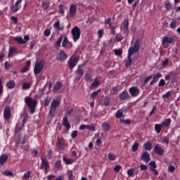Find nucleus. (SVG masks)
Returning a JSON list of instances; mask_svg holds the SVG:
<instances>
[{
	"label": "nucleus",
	"mask_w": 180,
	"mask_h": 180,
	"mask_svg": "<svg viewBox=\"0 0 180 180\" xmlns=\"http://www.w3.org/2000/svg\"><path fill=\"white\" fill-rule=\"evenodd\" d=\"M141 39H136L134 43V46H131L128 51L127 60L125 63V66L127 68L131 67L132 65L131 56L134 53H137L140 49Z\"/></svg>",
	"instance_id": "obj_1"
},
{
	"label": "nucleus",
	"mask_w": 180,
	"mask_h": 180,
	"mask_svg": "<svg viewBox=\"0 0 180 180\" xmlns=\"http://www.w3.org/2000/svg\"><path fill=\"white\" fill-rule=\"evenodd\" d=\"M25 102L30 108L31 114H34V111H36V105H37V101H36V100H34V98L27 96L25 98Z\"/></svg>",
	"instance_id": "obj_2"
},
{
	"label": "nucleus",
	"mask_w": 180,
	"mask_h": 180,
	"mask_svg": "<svg viewBox=\"0 0 180 180\" xmlns=\"http://www.w3.org/2000/svg\"><path fill=\"white\" fill-rule=\"evenodd\" d=\"M44 60H37L35 62V65L34 67V75H39L43 68H44Z\"/></svg>",
	"instance_id": "obj_3"
},
{
	"label": "nucleus",
	"mask_w": 180,
	"mask_h": 180,
	"mask_svg": "<svg viewBox=\"0 0 180 180\" xmlns=\"http://www.w3.org/2000/svg\"><path fill=\"white\" fill-rule=\"evenodd\" d=\"M60 105V102L58 100H53L51 103L50 110L49 112V115L51 117H53L56 115V110Z\"/></svg>",
	"instance_id": "obj_4"
},
{
	"label": "nucleus",
	"mask_w": 180,
	"mask_h": 180,
	"mask_svg": "<svg viewBox=\"0 0 180 180\" xmlns=\"http://www.w3.org/2000/svg\"><path fill=\"white\" fill-rule=\"evenodd\" d=\"M71 34L72 37L73 41L76 43L80 38L81 31L77 26L74 27L71 30Z\"/></svg>",
	"instance_id": "obj_5"
},
{
	"label": "nucleus",
	"mask_w": 180,
	"mask_h": 180,
	"mask_svg": "<svg viewBox=\"0 0 180 180\" xmlns=\"http://www.w3.org/2000/svg\"><path fill=\"white\" fill-rule=\"evenodd\" d=\"M174 42V39L173 37H170L166 36L163 38L162 41V44L164 49H167L169 45L172 44Z\"/></svg>",
	"instance_id": "obj_6"
},
{
	"label": "nucleus",
	"mask_w": 180,
	"mask_h": 180,
	"mask_svg": "<svg viewBox=\"0 0 180 180\" xmlns=\"http://www.w3.org/2000/svg\"><path fill=\"white\" fill-rule=\"evenodd\" d=\"M79 60V56L75 57V58L71 57L69 59V60L68 61V64L70 67V70L73 69L77 65Z\"/></svg>",
	"instance_id": "obj_7"
},
{
	"label": "nucleus",
	"mask_w": 180,
	"mask_h": 180,
	"mask_svg": "<svg viewBox=\"0 0 180 180\" xmlns=\"http://www.w3.org/2000/svg\"><path fill=\"white\" fill-rule=\"evenodd\" d=\"M56 146H57L58 150L60 152L63 150L65 148L64 139L62 138H58L57 141H56Z\"/></svg>",
	"instance_id": "obj_8"
},
{
	"label": "nucleus",
	"mask_w": 180,
	"mask_h": 180,
	"mask_svg": "<svg viewBox=\"0 0 180 180\" xmlns=\"http://www.w3.org/2000/svg\"><path fill=\"white\" fill-rule=\"evenodd\" d=\"M154 152L160 156H162L165 153V150L162 147H161L159 144H156L155 148H153Z\"/></svg>",
	"instance_id": "obj_9"
},
{
	"label": "nucleus",
	"mask_w": 180,
	"mask_h": 180,
	"mask_svg": "<svg viewBox=\"0 0 180 180\" xmlns=\"http://www.w3.org/2000/svg\"><path fill=\"white\" fill-rule=\"evenodd\" d=\"M77 7L76 6V4H71L70 9H69V16L70 18H74V16H75L76 13H77Z\"/></svg>",
	"instance_id": "obj_10"
},
{
	"label": "nucleus",
	"mask_w": 180,
	"mask_h": 180,
	"mask_svg": "<svg viewBox=\"0 0 180 180\" xmlns=\"http://www.w3.org/2000/svg\"><path fill=\"white\" fill-rule=\"evenodd\" d=\"M119 98L120 101H129L131 99V97L127 91H123L121 94H120Z\"/></svg>",
	"instance_id": "obj_11"
},
{
	"label": "nucleus",
	"mask_w": 180,
	"mask_h": 180,
	"mask_svg": "<svg viewBox=\"0 0 180 180\" xmlns=\"http://www.w3.org/2000/svg\"><path fill=\"white\" fill-rule=\"evenodd\" d=\"M4 117L5 120H9V119H11V107H5L4 112Z\"/></svg>",
	"instance_id": "obj_12"
},
{
	"label": "nucleus",
	"mask_w": 180,
	"mask_h": 180,
	"mask_svg": "<svg viewBox=\"0 0 180 180\" xmlns=\"http://www.w3.org/2000/svg\"><path fill=\"white\" fill-rule=\"evenodd\" d=\"M129 91L132 97H136L139 94V88L136 86H132L129 88Z\"/></svg>",
	"instance_id": "obj_13"
},
{
	"label": "nucleus",
	"mask_w": 180,
	"mask_h": 180,
	"mask_svg": "<svg viewBox=\"0 0 180 180\" xmlns=\"http://www.w3.org/2000/svg\"><path fill=\"white\" fill-rule=\"evenodd\" d=\"M141 159L142 161H144L146 163L149 162L150 160V154L148 151H144L142 155L141 156Z\"/></svg>",
	"instance_id": "obj_14"
},
{
	"label": "nucleus",
	"mask_w": 180,
	"mask_h": 180,
	"mask_svg": "<svg viewBox=\"0 0 180 180\" xmlns=\"http://www.w3.org/2000/svg\"><path fill=\"white\" fill-rule=\"evenodd\" d=\"M49 167V162H47L46 158H41V169H44L45 171H47V168Z\"/></svg>",
	"instance_id": "obj_15"
},
{
	"label": "nucleus",
	"mask_w": 180,
	"mask_h": 180,
	"mask_svg": "<svg viewBox=\"0 0 180 180\" xmlns=\"http://www.w3.org/2000/svg\"><path fill=\"white\" fill-rule=\"evenodd\" d=\"M22 4V0H18L15 5L11 8L13 13L18 12L19 11V8H20V5Z\"/></svg>",
	"instance_id": "obj_16"
},
{
	"label": "nucleus",
	"mask_w": 180,
	"mask_h": 180,
	"mask_svg": "<svg viewBox=\"0 0 180 180\" xmlns=\"http://www.w3.org/2000/svg\"><path fill=\"white\" fill-rule=\"evenodd\" d=\"M67 58H68V56L65 54V53L64 51H61L57 56V60L59 61H63V60H65L67 59Z\"/></svg>",
	"instance_id": "obj_17"
},
{
	"label": "nucleus",
	"mask_w": 180,
	"mask_h": 180,
	"mask_svg": "<svg viewBox=\"0 0 180 180\" xmlns=\"http://www.w3.org/2000/svg\"><path fill=\"white\" fill-rule=\"evenodd\" d=\"M124 34L128 35L129 34V20L125 19L124 20V26H123Z\"/></svg>",
	"instance_id": "obj_18"
},
{
	"label": "nucleus",
	"mask_w": 180,
	"mask_h": 180,
	"mask_svg": "<svg viewBox=\"0 0 180 180\" xmlns=\"http://www.w3.org/2000/svg\"><path fill=\"white\" fill-rule=\"evenodd\" d=\"M62 124L66 128L67 131H68L70 129V124L69 123L67 117H63Z\"/></svg>",
	"instance_id": "obj_19"
},
{
	"label": "nucleus",
	"mask_w": 180,
	"mask_h": 180,
	"mask_svg": "<svg viewBox=\"0 0 180 180\" xmlns=\"http://www.w3.org/2000/svg\"><path fill=\"white\" fill-rule=\"evenodd\" d=\"M8 155L4 153L0 156V165H4V162H6L8 160Z\"/></svg>",
	"instance_id": "obj_20"
},
{
	"label": "nucleus",
	"mask_w": 180,
	"mask_h": 180,
	"mask_svg": "<svg viewBox=\"0 0 180 180\" xmlns=\"http://www.w3.org/2000/svg\"><path fill=\"white\" fill-rule=\"evenodd\" d=\"M62 86H63L62 82H57L53 88V93H56L58 91H59V89L62 87Z\"/></svg>",
	"instance_id": "obj_21"
},
{
	"label": "nucleus",
	"mask_w": 180,
	"mask_h": 180,
	"mask_svg": "<svg viewBox=\"0 0 180 180\" xmlns=\"http://www.w3.org/2000/svg\"><path fill=\"white\" fill-rule=\"evenodd\" d=\"M33 82L32 81L25 82L23 83V89L24 90H29L32 87Z\"/></svg>",
	"instance_id": "obj_22"
},
{
	"label": "nucleus",
	"mask_w": 180,
	"mask_h": 180,
	"mask_svg": "<svg viewBox=\"0 0 180 180\" xmlns=\"http://www.w3.org/2000/svg\"><path fill=\"white\" fill-rule=\"evenodd\" d=\"M98 85H99V82H98V78L96 77L95 79L94 82L91 84L90 89L91 90H94L98 86Z\"/></svg>",
	"instance_id": "obj_23"
},
{
	"label": "nucleus",
	"mask_w": 180,
	"mask_h": 180,
	"mask_svg": "<svg viewBox=\"0 0 180 180\" xmlns=\"http://www.w3.org/2000/svg\"><path fill=\"white\" fill-rule=\"evenodd\" d=\"M32 172L30 171H27L23 176V180H32Z\"/></svg>",
	"instance_id": "obj_24"
},
{
	"label": "nucleus",
	"mask_w": 180,
	"mask_h": 180,
	"mask_svg": "<svg viewBox=\"0 0 180 180\" xmlns=\"http://www.w3.org/2000/svg\"><path fill=\"white\" fill-rule=\"evenodd\" d=\"M162 124H155V131H156V133L158 134H159L161 131V130L162 129Z\"/></svg>",
	"instance_id": "obj_25"
},
{
	"label": "nucleus",
	"mask_w": 180,
	"mask_h": 180,
	"mask_svg": "<svg viewBox=\"0 0 180 180\" xmlns=\"http://www.w3.org/2000/svg\"><path fill=\"white\" fill-rule=\"evenodd\" d=\"M100 93H101V89H98L97 91H94V92L91 94L90 98H91L92 100H95V99L97 98V96L99 95Z\"/></svg>",
	"instance_id": "obj_26"
},
{
	"label": "nucleus",
	"mask_w": 180,
	"mask_h": 180,
	"mask_svg": "<svg viewBox=\"0 0 180 180\" xmlns=\"http://www.w3.org/2000/svg\"><path fill=\"white\" fill-rule=\"evenodd\" d=\"M143 148L146 150L150 151L152 149V143L150 141H148L144 143Z\"/></svg>",
	"instance_id": "obj_27"
},
{
	"label": "nucleus",
	"mask_w": 180,
	"mask_h": 180,
	"mask_svg": "<svg viewBox=\"0 0 180 180\" xmlns=\"http://www.w3.org/2000/svg\"><path fill=\"white\" fill-rule=\"evenodd\" d=\"M102 128H103V130L104 131H108L110 130V124H109L108 122H105L103 123Z\"/></svg>",
	"instance_id": "obj_28"
},
{
	"label": "nucleus",
	"mask_w": 180,
	"mask_h": 180,
	"mask_svg": "<svg viewBox=\"0 0 180 180\" xmlns=\"http://www.w3.org/2000/svg\"><path fill=\"white\" fill-rule=\"evenodd\" d=\"M76 75H78L79 77H82L83 76V70H82V65H79L78 66V68L76 71Z\"/></svg>",
	"instance_id": "obj_29"
},
{
	"label": "nucleus",
	"mask_w": 180,
	"mask_h": 180,
	"mask_svg": "<svg viewBox=\"0 0 180 180\" xmlns=\"http://www.w3.org/2000/svg\"><path fill=\"white\" fill-rule=\"evenodd\" d=\"M53 27H55V29H58V31H62L63 29V26H60L59 20H57L56 22H55V23L53 25Z\"/></svg>",
	"instance_id": "obj_30"
},
{
	"label": "nucleus",
	"mask_w": 180,
	"mask_h": 180,
	"mask_svg": "<svg viewBox=\"0 0 180 180\" xmlns=\"http://www.w3.org/2000/svg\"><path fill=\"white\" fill-rule=\"evenodd\" d=\"M6 86L8 89H13V88H15V82L13 80L8 81L6 84Z\"/></svg>",
	"instance_id": "obj_31"
},
{
	"label": "nucleus",
	"mask_w": 180,
	"mask_h": 180,
	"mask_svg": "<svg viewBox=\"0 0 180 180\" xmlns=\"http://www.w3.org/2000/svg\"><path fill=\"white\" fill-rule=\"evenodd\" d=\"M171 119L170 118H167L165 121H163L161 124L162 127H167L169 126V124H171Z\"/></svg>",
	"instance_id": "obj_32"
},
{
	"label": "nucleus",
	"mask_w": 180,
	"mask_h": 180,
	"mask_svg": "<svg viewBox=\"0 0 180 180\" xmlns=\"http://www.w3.org/2000/svg\"><path fill=\"white\" fill-rule=\"evenodd\" d=\"M13 40L16 41V43H18V44H23V39L22 37H14Z\"/></svg>",
	"instance_id": "obj_33"
},
{
	"label": "nucleus",
	"mask_w": 180,
	"mask_h": 180,
	"mask_svg": "<svg viewBox=\"0 0 180 180\" xmlns=\"http://www.w3.org/2000/svg\"><path fill=\"white\" fill-rule=\"evenodd\" d=\"M115 117L117 119L122 118L123 117V110L122 109H120L119 110H117L116 114H115Z\"/></svg>",
	"instance_id": "obj_34"
},
{
	"label": "nucleus",
	"mask_w": 180,
	"mask_h": 180,
	"mask_svg": "<svg viewBox=\"0 0 180 180\" xmlns=\"http://www.w3.org/2000/svg\"><path fill=\"white\" fill-rule=\"evenodd\" d=\"M67 175H68V180H74L75 179V176H74L72 170H68L67 172Z\"/></svg>",
	"instance_id": "obj_35"
},
{
	"label": "nucleus",
	"mask_w": 180,
	"mask_h": 180,
	"mask_svg": "<svg viewBox=\"0 0 180 180\" xmlns=\"http://www.w3.org/2000/svg\"><path fill=\"white\" fill-rule=\"evenodd\" d=\"M32 65V61H31L30 60H29L27 62L24 68H23V72H26L29 71V68H30V65Z\"/></svg>",
	"instance_id": "obj_36"
},
{
	"label": "nucleus",
	"mask_w": 180,
	"mask_h": 180,
	"mask_svg": "<svg viewBox=\"0 0 180 180\" xmlns=\"http://www.w3.org/2000/svg\"><path fill=\"white\" fill-rule=\"evenodd\" d=\"M17 51H18V49H16L15 47H10L8 56H13V54H15V53H17Z\"/></svg>",
	"instance_id": "obj_37"
},
{
	"label": "nucleus",
	"mask_w": 180,
	"mask_h": 180,
	"mask_svg": "<svg viewBox=\"0 0 180 180\" xmlns=\"http://www.w3.org/2000/svg\"><path fill=\"white\" fill-rule=\"evenodd\" d=\"M63 162H65L66 165H72L73 163V160L70 158H66L65 156L63 158Z\"/></svg>",
	"instance_id": "obj_38"
},
{
	"label": "nucleus",
	"mask_w": 180,
	"mask_h": 180,
	"mask_svg": "<svg viewBox=\"0 0 180 180\" xmlns=\"http://www.w3.org/2000/svg\"><path fill=\"white\" fill-rule=\"evenodd\" d=\"M68 42H69V41H68V39L67 36H65V37H64V39H63V42H62V47H63V48H65V47L67 46Z\"/></svg>",
	"instance_id": "obj_39"
},
{
	"label": "nucleus",
	"mask_w": 180,
	"mask_h": 180,
	"mask_svg": "<svg viewBox=\"0 0 180 180\" xmlns=\"http://www.w3.org/2000/svg\"><path fill=\"white\" fill-rule=\"evenodd\" d=\"M162 77V75H161V73H158L157 75H155L154 77H153V81L154 82H155L156 83L158 82V80L160 79Z\"/></svg>",
	"instance_id": "obj_40"
},
{
	"label": "nucleus",
	"mask_w": 180,
	"mask_h": 180,
	"mask_svg": "<svg viewBox=\"0 0 180 180\" xmlns=\"http://www.w3.org/2000/svg\"><path fill=\"white\" fill-rule=\"evenodd\" d=\"M120 122H121L122 124H126V125H130L131 123V121L130 120H129V119H127V120L121 119V120H120Z\"/></svg>",
	"instance_id": "obj_41"
},
{
	"label": "nucleus",
	"mask_w": 180,
	"mask_h": 180,
	"mask_svg": "<svg viewBox=\"0 0 180 180\" xmlns=\"http://www.w3.org/2000/svg\"><path fill=\"white\" fill-rule=\"evenodd\" d=\"M165 8L167 11H171L172 9V4L169 0L166 1L165 2Z\"/></svg>",
	"instance_id": "obj_42"
},
{
	"label": "nucleus",
	"mask_w": 180,
	"mask_h": 180,
	"mask_svg": "<svg viewBox=\"0 0 180 180\" xmlns=\"http://www.w3.org/2000/svg\"><path fill=\"white\" fill-rule=\"evenodd\" d=\"M149 165L150 166V170H153L157 168V165L155 164V162L153 160L149 162Z\"/></svg>",
	"instance_id": "obj_43"
},
{
	"label": "nucleus",
	"mask_w": 180,
	"mask_h": 180,
	"mask_svg": "<svg viewBox=\"0 0 180 180\" xmlns=\"http://www.w3.org/2000/svg\"><path fill=\"white\" fill-rule=\"evenodd\" d=\"M139 148V143L138 142H134V143L133 144V146L131 148V150L133 152H136Z\"/></svg>",
	"instance_id": "obj_44"
},
{
	"label": "nucleus",
	"mask_w": 180,
	"mask_h": 180,
	"mask_svg": "<svg viewBox=\"0 0 180 180\" xmlns=\"http://www.w3.org/2000/svg\"><path fill=\"white\" fill-rule=\"evenodd\" d=\"M22 126L19 123H18L15 126V133H19L20 131H22Z\"/></svg>",
	"instance_id": "obj_45"
},
{
	"label": "nucleus",
	"mask_w": 180,
	"mask_h": 180,
	"mask_svg": "<svg viewBox=\"0 0 180 180\" xmlns=\"http://www.w3.org/2000/svg\"><path fill=\"white\" fill-rule=\"evenodd\" d=\"M66 114L68 115H72L73 114V109L72 108V107H68L66 110Z\"/></svg>",
	"instance_id": "obj_46"
},
{
	"label": "nucleus",
	"mask_w": 180,
	"mask_h": 180,
	"mask_svg": "<svg viewBox=\"0 0 180 180\" xmlns=\"http://www.w3.org/2000/svg\"><path fill=\"white\" fill-rule=\"evenodd\" d=\"M116 158V155L113 153H108V159L110 160V161H114Z\"/></svg>",
	"instance_id": "obj_47"
},
{
	"label": "nucleus",
	"mask_w": 180,
	"mask_h": 180,
	"mask_svg": "<svg viewBox=\"0 0 180 180\" xmlns=\"http://www.w3.org/2000/svg\"><path fill=\"white\" fill-rule=\"evenodd\" d=\"M86 129H88L91 131H95L96 128L94 125L86 124Z\"/></svg>",
	"instance_id": "obj_48"
},
{
	"label": "nucleus",
	"mask_w": 180,
	"mask_h": 180,
	"mask_svg": "<svg viewBox=\"0 0 180 180\" xmlns=\"http://www.w3.org/2000/svg\"><path fill=\"white\" fill-rule=\"evenodd\" d=\"M109 103H110V98L109 97H105L104 98L103 105L105 107H108L109 105Z\"/></svg>",
	"instance_id": "obj_49"
},
{
	"label": "nucleus",
	"mask_w": 180,
	"mask_h": 180,
	"mask_svg": "<svg viewBox=\"0 0 180 180\" xmlns=\"http://www.w3.org/2000/svg\"><path fill=\"white\" fill-rule=\"evenodd\" d=\"M63 40V36L60 35V37L58 39V41L56 42V46L58 47H60V44Z\"/></svg>",
	"instance_id": "obj_50"
},
{
	"label": "nucleus",
	"mask_w": 180,
	"mask_h": 180,
	"mask_svg": "<svg viewBox=\"0 0 180 180\" xmlns=\"http://www.w3.org/2000/svg\"><path fill=\"white\" fill-rule=\"evenodd\" d=\"M118 92V89L117 87H112L110 91L111 95H116Z\"/></svg>",
	"instance_id": "obj_51"
},
{
	"label": "nucleus",
	"mask_w": 180,
	"mask_h": 180,
	"mask_svg": "<svg viewBox=\"0 0 180 180\" xmlns=\"http://www.w3.org/2000/svg\"><path fill=\"white\" fill-rule=\"evenodd\" d=\"M162 143L169 145V139L167 136H164L162 141Z\"/></svg>",
	"instance_id": "obj_52"
},
{
	"label": "nucleus",
	"mask_w": 180,
	"mask_h": 180,
	"mask_svg": "<svg viewBox=\"0 0 180 180\" xmlns=\"http://www.w3.org/2000/svg\"><path fill=\"white\" fill-rule=\"evenodd\" d=\"M114 53L117 56H122V52L121 49H115Z\"/></svg>",
	"instance_id": "obj_53"
},
{
	"label": "nucleus",
	"mask_w": 180,
	"mask_h": 180,
	"mask_svg": "<svg viewBox=\"0 0 180 180\" xmlns=\"http://www.w3.org/2000/svg\"><path fill=\"white\" fill-rule=\"evenodd\" d=\"M16 146H17V148H21L22 150L23 147V141H20L16 142Z\"/></svg>",
	"instance_id": "obj_54"
},
{
	"label": "nucleus",
	"mask_w": 180,
	"mask_h": 180,
	"mask_svg": "<svg viewBox=\"0 0 180 180\" xmlns=\"http://www.w3.org/2000/svg\"><path fill=\"white\" fill-rule=\"evenodd\" d=\"M170 96H171V91H168L166 94L162 95V98L167 99L169 98Z\"/></svg>",
	"instance_id": "obj_55"
},
{
	"label": "nucleus",
	"mask_w": 180,
	"mask_h": 180,
	"mask_svg": "<svg viewBox=\"0 0 180 180\" xmlns=\"http://www.w3.org/2000/svg\"><path fill=\"white\" fill-rule=\"evenodd\" d=\"M85 79L86 82H91L92 81V78L90 76V74H89V73L85 74Z\"/></svg>",
	"instance_id": "obj_56"
},
{
	"label": "nucleus",
	"mask_w": 180,
	"mask_h": 180,
	"mask_svg": "<svg viewBox=\"0 0 180 180\" xmlns=\"http://www.w3.org/2000/svg\"><path fill=\"white\" fill-rule=\"evenodd\" d=\"M60 167H61V161L60 160H58L55 162V167L57 169H60Z\"/></svg>",
	"instance_id": "obj_57"
},
{
	"label": "nucleus",
	"mask_w": 180,
	"mask_h": 180,
	"mask_svg": "<svg viewBox=\"0 0 180 180\" xmlns=\"http://www.w3.org/2000/svg\"><path fill=\"white\" fill-rule=\"evenodd\" d=\"M50 101H51V99L49 97H46L45 98V101H44V106L45 107H48L49 105L50 104Z\"/></svg>",
	"instance_id": "obj_58"
},
{
	"label": "nucleus",
	"mask_w": 180,
	"mask_h": 180,
	"mask_svg": "<svg viewBox=\"0 0 180 180\" xmlns=\"http://www.w3.org/2000/svg\"><path fill=\"white\" fill-rule=\"evenodd\" d=\"M51 34V32L49 29H46L44 30V35L45 37H50Z\"/></svg>",
	"instance_id": "obj_59"
},
{
	"label": "nucleus",
	"mask_w": 180,
	"mask_h": 180,
	"mask_svg": "<svg viewBox=\"0 0 180 180\" xmlns=\"http://www.w3.org/2000/svg\"><path fill=\"white\" fill-rule=\"evenodd\" d=\"M168 170L169 172L174 173V172L175 171V167L172 165H169L168 167Z\"/></svg>",
	"instance_id": "obj_60"
},
{
	"label": "nucleus",
	"mask_w": 180,
	"mask_h": 180,
	"mask_svg": "<svg viewBox=\"0 0 180 180\" xmlns=\"http://www.w3.org/2000/svg\"><path fill=\"white\" fill-rule=\"evenodd\" d=\"M134 173V169H129L127 170V174L129 177L132 176Z\"/></svg>",
	"instance_id": "obj_61"
},
{
	"label": "nucleus",
	"mask_w": 180,
	"mask_h": 180,
	"mask_svg": "<svg viewBox=\"0 0 180 180\" xmlns=\"http://www.w3.org/2000/svg\"><path fill=\"white\" fill-rule=\"evenodd\" d=\"M59 13H61V15H64L65 11L63 10V5L60 4L59 6Z\"/></svg>",
	"instance_id": "obj_62"
},
{
	"label": "nucleus",
	"mask_w": 180,
	"mask_h": 180,
	"mask_svg": "<svg viewBox=\"0 0 180 180\" xmlns=\"http://www.w3.org/2000/svg\"><path fill=\"white\" fill-rule=\"evenodd\" d=\"M77 134H78V131L75 130L72 131V133L71 134V137L72 139H75L77 136Z\"/></svg>",
	"instance_id": "obj_63"
},
{
	"label": "nucleus",
	"mask_w": 180,
	"mask_h": 180,
	"mask_svg": "<svg viewBox=\"0 0 180 180\" xmlns=\"http://www.w3.org/2000/svg\"><path fill=\"white\" fill-rule=\"evenodd\" d=\"M176 25V21H172L171 23H170L171 29H175Z\"/></svg>",
	"instance_id": "obj_64"
}]
</instances>
